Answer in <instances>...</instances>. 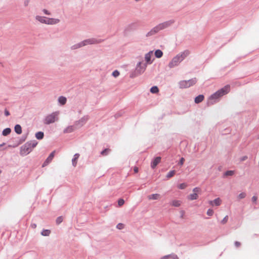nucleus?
<instances>
[{
  "mask_svg": "<svg viewBox=\"0 0 259 259\" xmlns=\"http://www.w3.org/2000/svg\"><path fill=\"white\" fill-rule=\"evenodd\" d=\"M134 172H135V173L138 172V167H135L134 168Z\"/></svg>",
  "mask_w": 259,
  "mask_h": 259,
  "instance_id": "53",
  "label": "nucleus"
},
{
  "mask_svg": "<svg viewBox=\"0 0 259 259\" xmlns=\"http://www.w3.org/2000/svg\"><path fill=\"white\" fill-rule=\"evenodd\" d=\"M171 205L175 207H179L181 205V202L179 200H174L171 202Z\"/></svg>",
  "mask_w": 259,
  "mask_h": 259,
  "instance_id": "31",
  "label": "nucleus"
},
{
  "mask_svg": "<svg viewBox=\"0 0 259 259\" xmlns=\"http://www.w3.org/2000/svg\"><path fill=\"white\" fill-rule=\"evenodd\" d=\"M170 257L172 259H179V257L177 256V255H176L175 254H171Z\"/></svg>",
  "mask_w": 259,
  "mask_h": 259,
  "instance_id": "45",
  "label": "nucleus"
},
{
  "mask_svg": "<svg viewBox=\"0 0 259 259\" xmlns=\"http://www.w3.org/2000/svg\"><path fill=\"white\" fill-rule=\"evenodd\" d=\"M200 191V189L199 188L195 187L193 189V192L194 193H196L197 194V193L199 192Z\"/></svg>",
  "mask_w": 259,
  "mask_h": 259,
  "instance_id": "44",
  "label": "nucleus"
},
{
  "mask_svg": "<svg viewBox=\"0 0 259 259\" xmlns=\"http://www.w3.org/2000/svg\"><path fill=\"white\" fill-rule=\"evenodd\" d=\"M31 226H32V227L33 228H35L36 227V225L35 224H32Z\"/></svg>",
  "mask_w": 259,
  "mask_h": 259,
  "instance_id": "54",
  "label": "nucleus"
},
{
  "mask_svg": "<svg viewBox=\"0 0 259 259\" xmlns=\"http://www.w3.org/2000/svg\"><path fill=\"white\" fill-rule=\"evenodd\" d=\"M234 244H235V246L236 247H239L240 246V245H241V243L239 242H238V241H235Z\"/></svg>",
  "mask_w": 259,
  "mask_h": 259,
  "instance_id": "49",
  "label": "nucleus"
},
{
  "mask_svg": "<svg viewBox=\"0 0 259 259\" xmlns=\"http://www.w3.org/2000/svg\"><path fill=\"white\" fill-rule=\"evenodd\" d=\"M1 172H2V170H0V174H1Z\"/></svg>",
  "mask_w": 259,
  "mask_h": 259,
  "instance_id": "59",
  "label": "nucleus"
},
{
  "mask_svg": "<svg viewBox=\"0 0 259 259\" xmlns=\"http://www.w3.org/2000/svg\"><path fill=\"white\" fill-rule=\"evenodd\" d=\"M124 203V201L122 199H119L118 201V204L119 206H122Z\"/></svg>",
  "mask_w": 259,
  "mask_h": 259,
  "instance_id": "42",
  "label": "nucleus"
},
{
  "mask_svg": "<svg viewBox=\"0 0 259 259\" xmlns=\"http://www.w3.org/2000/svg\"><path fill=\"white\" fill-rule=\"evenodd\" d=\"M63 221V218L62 217H59L56 219V223L60 224Z\"/></svg>",
  "mask_w": 259,
  "mask_h": 259,
  "instance_id": "37",
  "label": "nucleus"
},
{
  "mask_svg": "<svg viewBox=\"0 0 259 259\" xmlns=\"http://www.w3.org/2000/svg\"><path fill=\"white\" fill-rule=\"evenodd\" d=\"M60 20L59 19L56 18H48L47 20V24L48 25H55L58 24L60 22Z\"/></svg>",
  "mask_w": 259,
  "mask_h": 259,
  "instance_id": "14",
  "label": "nucleus"
},
{
  "mask_svg": "<svg viewBox=\"0 0 259 259\" xmlns=\"http://www.w3.org/2000/svg\"><path fill=\"white\" fill-rule=\"evenodd\" d=\"M257 199V197L256 196H253L251 198L252 201L254 203H256Z\"/></svg>",
  "mask_w": 259,
  "mask_h": 259,
  "instance_id": "46",
  "label": "nucleus"
},
{
  "mask_svg": "<svg viewBox=\"0 0 259 259\" xmlns=\"http://www.w3.org/2000/svg\"><path fill=\"white\" fill-rule=\"evenodd\" d=\"M147 64L143 63V62H139L137 63L136 68V71L139 74L143 73L146 69Z\"/></svg>",
  "mask_w": 259,
  "mask_h": 259,
  "instance_id": "7",
  "label": "nucleus"
},
{
  "mask_svg": "<svg viewBox=\"0 0 259 259\" xmlns=\"http://www.w3.org/2000/svg\"><path fill=\"white\" fill-rule=\"evenodd\" d=\"M153 55V51H150L148 53L145 54V59L146 61L147 65L151 64L152 63V61L151 60V56Z\"/></svg>",
  "mask_w": 259,
  "mask_h": 259,
  "instance_id": "12",
  "label": "nucleus"
},
{
  "mask_svg": "<svg viewBox=\"0 0 259 259\" xmlns=\"http://www.w3.org/2000/svg\"><path fill=\"white\" fill-rule=\"evenodd\" d=\"M89 117L88 116H84L81 117L79 120L76 121L74 123L75 127L77 129L82 126L89 120Z\"/></svg>",
  "mask_w": 259,
  "mask_h": 259,
  "instance_id": "8",
  "label": "nucleus"
},
{
  "mask_svg": "<svg viewBox=\"0 0 259 259\" xmlns=\"http://www.w3.org/2000/svg\"><path fill=\"white\" fill-rule=\"evenodd\" d=\"M123 224L121 223H119L116 226V228L119 230L122 229L123 228Z\"/></svg>",
  "mask_w": 259,
  "mask_h": 259,
  "instance_id": "41",
  "label": "nucleus"
},
{
  "mask_svg": "<svg viewBox=\"0 0 259 259\" xmlns=\"http://www.w3.org/2000/svg\"><path fill=\"white\" fill-rule=\"evenodd\" d=\"M42 11L43 13L47 15H51V12L46 9H43Z\"/></svg>",
  "mask_w": 259,
  "mask_h": 259,
  "instance_id": "43",
  "label": "nucleus"
},
{
  "mask_svg": "<svg viewBox=\"0 0 259 259\" xmlns=\"http://www.w3.org/2000/svg\"><path fill=\"white\" fill-rule=\"evenodd\" d=\"M82 47H84L83 46V42H82V41L79 42V43H77V44H74L73 45H72L71 47V49L72 50H76V49H78L79 48H80Z\"/></svg>",
  "mask_w": 259,
  "mask_h": 259,
  "instance_id": "17",
  "label": "nucleus"
},
{
  "mask_svg": "<svg viewBox=\"0 0 259 259\" xmlns=\"http://www.w3.org/2000/svg\"><path fill=\"white\" fill-rule=\"evenodd\" d=\"M29 3V0H25L24 2V4L25 6H27Z\"/></svg>",
  "mask_w": 259,
  "mask_h": 259,
  "instance_id": "50",
  "label": "nucleus"
},
{
  "mask_svg": "<svg viewBox=\"0 0 259 259\" xmlns=\"http://www.w3.org/2000/svg\"><path fill=\"white\" fill-rule=\"evenodd\" d=\"M161 157H157L151 162V166L153 169L154 168L157 164L160 162Z\"/></svg>",
  "mask_w": 259,
  "mask_h": 259,
  "instance_id": "15",
  "label": "nucleus"
},
{
  "mask_svg": "<svg viewBox=\"0 0 259 259\" xmlns=\"http://www.w3.org/2000/svg\"><path fill=\"white\" fill-rule=\"evenodd\" d=\"M175 21L174 20L171 19L168 21H165L163 23H160L158 24L157 26L160 31V30H163L170 27L175 23Z\"/></svg>",
  "mask_w": 259,
  "mask_h": 259,
  "instance_id": "6",
  "label": "nucleus"
},
{
  "mask_svg": "<svg viewBox=\"0 0 259 259\" xmlns=\"http://www.w3.org/2000/svg\"><path fill=\"white\" fill-rule=\"evenodd\" d=\"M139 74L137 73V71L135 70V71L132 72L130 75V76L131 78H134L137 76H138Z\"/></svg>",
  "mask_w": 259,
  "mask_h": 259,
  "instance_id": "35",
  "label": "nucleus"
},
{
  "mask_svg": "<svg viewBox=\"0 0 259 259\" xmlns=\"http://www.w3.org/2000/svg\"><path fill=\"white\" fill-rule=\"evenodd\" d=\"M15 132L17 134H21L22 133V128L20 125L16 124L14 127Z\"/></svg>",
  "mask_w": 259,
  "mask_h": 259,
  "instance_id": "22",
  "label": "nucleus"
},
{
  "mask_svg": "<svg viewBox=\"0 0 259 259\" xmlns=\"http://www.w3.org/2000/svg\"><path fill=\"white\" fill-rule=\"evenodd\" d=\"M159 31L157 26L156 25L153 28H152L149 32L146 34V37H150L153 36L158 33Z\"/></svg>",
  "mask_w": 259,
  "mask_h": 259,
  "instance_id": "11",
  "label": "nucleus"
},
{
  "mask_svg": "<svg viewBox=\"0 0 259 259\" xmlns=\"http://www.w3.org/2000/svg\"><path fill=\"white\" fill-rule=\"evenodd\" d=\"M58 112H54L51 114L47 115L43 120L45 124H50L54 123L55 121L58 120Z\"/></svg>",
  "mask_w": 259,
  "mask_h": 259,
  "instance_id": "4",
  "label": "nucleus"
},
{
  "mask_svg": "<svg viewBox=\"0 0 259 259\" xmlns=\"http://www.w3.org/2000/svg\"><path fill=\"white\" fill-rule=\"evenodd\" d=\"M181 213H182V214H181V217L182 218H183L184 212L183 211H182Z\"/></svg>",
  "mask_w": 259,
  "mask_h": 259,
  "instance_id": "55",
  "label": "nucleus"
},
{
  "mask_svg": "<svg viewBox=\"0 0 259 259\" xmlns=\"http://www.w3.org/2000/svg\"><path fill=\"white\" fill-rule=\"evenodd\" d=\"M120 116V115H119V114H116L115 115V117H116V118H117V117H118V116Z\"/></svg>",
  "mask_w": 259,
  "mask_h": 259,
  "instance_id": "57",
  "label": "nucleus"
},
{
  "mask_svg": "<svg viewBox=\"0 0 259 259\" xmlns=\"http://www.w3.org/2000/svg\"><path fill=\"white\" fill-rule=\"evenodd\" d=\"M5 144V143H3V144L0 145V150H1V147H3Z\"/></svg>",
  "mask_w": 259,
  "mask_h": 259,
  "instance_id": "56",
  "label": "nucleus"
},
{
  "mask_svg": "<svg viewBox=\"0 0 259 259\" xmlns=\"http://www.w3.org/2000/svg\"><path fill=\"white\" fill-rule=\"evenodd\" d=\"M66 101H67L66 98L63 96H60L58 98L59 103L62 105L66 104Z\"/></svg>",
  "mask_w": 259,
  "mask_h": 259,
  "instance_id": "21",
  "label": "nucleus"
},
{
  "mask_svg": "<svg viewBox=\"0 0 259 259\" xmlns=\"http://www.w3.org/2000/svg\"><path fill=\"white\" fill-rule=\"evenodd\" d=\"M119 72L116 70H114L113 72H112V75L115 77H118L119 75Z\"/></svg>",
  "mask_w": 259,
  "mask_h": 259,
  "instance_id": "36",
  "label": "nucleus"
},
{
  "mask_svg": "<svg viewBox=\"0 0 259 259\" xmlns=\"http://www.w3.org/2000/svg\"><path fill=\"white\" fill-rule=\"evenodd\" d=\"M2 112L0 111V114H1Z\"/></svg>",
  "mask_w": 259,
  "mask_h": 259,
  "instance_id": "60",
  "label": "nucleus"
},
{
  "mask_svg": "<svg viewBox=\"0 0 259 259\" xmlns=\"http://www.w3.org/2000/svg\"><path fill=\"white\" fill-rule=\"evenodd\" d=\"M245 196H246V194L245 193L243 192V193H241L240 194H239L238 197L239 199H243V198H245Z\"/></svg>",
  "mask_w": 259,
  "mask_h": 259,
  "instance_id": "39",
  "label": "nucleus"
},
{
  "mask_svg": "<svg viewBox=\"0 0 259 259\" xmlns=\"http://www.w3.org/2000/svg\"><path fill=\"white\" fill-rule=\"evenodd\" d=\"M163 55V52L160 50H156L155 52V56L157 58H160Z\"/></svg>",
  "mask_w": 259,
  "mask_h": 259,
  "instance_id": "26",
  "label": "nucleus"
},
{
  "mask_svg": "<svg viewBox=\"0 0 259 259\" xmlns=\"http://www.w3.org/2000/svg\"><path fill=\"white\" fill-rule=\"evenodd\" d=\"M26 138V136H25V137L23 138V141H24L25 140Z\"/></svg>",
  "mask_w": 259,
  "mask_h": 259,
  "instance_id": "58",
  "label": "nucleus"
},
{
  "mask_svg": "<svg viewBox=\"0 0 259 259\" xmlns=\"http://www.w3.org/2000/svg\"><path fill=\"white\" fill-rule=\"evenodd\" d=\"M204 97L203 95H199L195 98V102L198 104L204 100Z\"/></svg>",
  "mask_w": 259,
  "mask_h": 259,
  "instance_id": "19",
  "label": "nucleus"
},
{
  "mask_svg": "<svg viewBox=\"0 0 259 259\" xmlns=\"http://www.w3.org/2000/svg\"><path fill=\"white\" fill-rule=\"evenodd\" d=\"M48 18L44 16L37 15L35 16V19L39 22L44 24H47V20Z\"/></svg>",
  "mask_w": 259,
  "mask_h": 259,
  "instance_id": "13",
  "label": "nucleus"
},
{
  "mask_svg": "<svg viewBox=\"0 0 259 259\" xmlns=\"http://www.w3.org/2000/svg\"><path fill=\"white\" fill-rule=\"evenodd\" d=\"M247 158V157L246 156H243L242 158H241L240 160L241 161H244Z\"/></svg>",
  "mask_w": 259,
  "mask_h": 259,
  "instance_id": "52",
  "label": "nucleus"
},
{
  "mask_svg": "<svg viewBox=\"0 0 259 259\" xmlns=\"http://www.w3.org/2000/svg\"><path fill=\"white\" fill-rule=\"evenodd\" d=\"M188 198L190 200H196L198 198V195L196 193H193V194H191L188 196Z\"/></svg>",
  "mask_w": 259,
  "mask_h": 259,
  "instance_id": "23",
  "label": "nucleus"
},
{
  "mask_svg": "<svg viewBox=\"0 0 259 259\" xmlns=\"http://www.w3.org/2000/svg\"><path fill=\"white\" fill-rule=\"evenodd\" d=\"M75 129H76V128L75 127L74 125H70V126H67L66 128H65L64 130L63 133L64 134L70 133L73 132Z\"/></svg>",
  "mask_w": 259,
  "mask_h": 259,
  "instance_id": "16",
  "label": "nucleus"
},
{
  "mask_svg": "<svg viewBox=\"0 0 259 259\" xmlns=\"http://www.w3.org/2000/svg\"><path fill=\"white\" fill-rule=\"evenodd\" d=\"M159 196V194H153L148 196V198L149 199L156 200L158 198Z\"/></svg>",
  "mask_w": 259,
  "mask_h": 259,
  "instance_id": "28",
  "label": "nucleus"
},
{
  "mask_svg": "<svg viewBox=\"0 0 259 259\" xmlns=\"http://www.w3.org/2000/svg\"><path fill=\"white\" fill-rule=\"evenodd\" d=\"M190 54L188 50L180 53L174 57L171 61L169 63L168 66L169 68H172L179 65V64L183 61Z\"/></svg>",
  "mask_w": 259,
  "mask_h": 259,
  "instance_id": "1",
  "label": "nucleus"
},
{
  "mask_svg": "<svg viewBox=\"0 0 259 259\" xmlns=\"http://www.w3.org/2000/svg\"><path fill=\"white\" fill-rule=\"evenodd\" d=\"M228 215H226L223 220L222 221H221V223L223 224H226L227 221H228Z\"/></svg>",
  "mask_w": 259,
  "mask_h": 259,
  "instance_id": "40",
  "label": "nucleus"
},
{
  "mask_svg": "<svg viewBox=\"0 0 259 259\" xmlns=\"http://www.w3.org/2000/svg\"><path fill=\"white\" fill-rule=\"evenodd\" d=\"M197 82L196 78H193L188 80H182L179 82L181 89L189 88L195 84Z\"/></svg>",
  "mask_w": 259,
  "mask_h": 259,
  "instance_id": "5",
  "label": "nucleus"
},
{
  "mask_svg": "<svg viewBox=\"0 0 259 259\" xmlns=\"http://www.w3.org/2000/svg\"><path fill=\"white\" fill-rule=\"evenodd\" d=\"M221 199L219 198H217L212 201H210L209 204L211 205H215L216 206H219L221 204Z\"/></svg>",
  "mask_w": 259,
  "mask_h": 259,
  "instance_id": "18",
  "label": "nucleus"
},
{
  "mask_svg": "<svg viewBox=\"0 0 259 259\" xmlns=\"http://www.w3.org/2000/svg\"><path fill=\"white\" fill-rule=\"evenodd\" d=\"M110 151V149H109L108 148H106V149H105L102 151H101V154L103 156H106L109 154Z\"/></svg>",
  "mask_w": 259,
  "mask_h": 259,
  "instance_id": "32",
  "label": "nucleus"
},
{
  "mask_svg": "<svg viewBox=\"0 0 259 259\" xmlns=\"http://www.w3.org/2000/svg\"><path fill=\"white\" fill-rule=\"evenodd\" d=\"M170 256V254L165 255L163 257H162V259H167L168 258H169Z\"/></svg>",
  "mask_w": 259,
  "mask_h": 259,
  "instance_id": "51",
  "label": "nucleus"
},
{
  "mask_svg": "<svg viewBox=\"0 0 259 259\" xmlns=\"http://www.w3.org/2000/svg\"><path fill=\"white\" fill-rule=\"evenodd\" d=\"M150 92L153 94H156L159 92V89L157 87L153 86L150 89Z\"/></svg>",
  "mask_w": 259,
  "mask_h": 259,
  "instance_id": "29",
  "label": "nucleus"
},
{
  "mask_svg": "<svg viewBox=\"0 0 259 259\" xmlns=\"http://www.w3.org/2000/svg\"><path fill=\"white\" fill-rule=\"evenodd\" d=\"M213 214V210L211 209H208L207 211V214L211 216Z\"/></svg>",
  "mask_w": 259,
  "mask_h": 259,
  "instance_id": "38",
  "label": "nucleus"
},
{
  "mask_svg": "<svg viewBox=\"0 0 259 259\" xmlns=\"http://www.w3.org/2000/svg\"><path fill=\"white\" fill-rule=\"evenodd\" d=\"M234 174V170H227L224 173V176H233Z\"/></svg>",
  "mask_w": 259,
  "mask_h": 259,
  "instance_id": "33",
  "label": "nucleus"
},
{
  "mask_svg": "<svg viewBox=\"0 0 259 259\" xmlns=\"http://www.w3.org/2000/svg\"><path fill=\"white\" fill-rule=\"evenodd\" d=\"M50 233H51L50 230H47V229L46 230L44 229L41 232V235L44 236H48L50 235Z\"/></svg>",
  "mask_w": 259,
  "mask_h": 259,
  "instance_id": "27",
  "label": "nucleus"
},
{
  "mask_svg": "<svg viewBox=\"0 0 259 259\" xmlns=\"http://www.w3.org/2000/svg\"><path fill=\"white\" fill-rule=\"evenodd\" d=\"M79 156V154L78 153H76L74 155V157L72 160V165L74 166H76L77 164V160L78 159Z\"/></svg>",
  "mask_w": 259,
  "mask_h": 259,
  "instance_id": "20",
  "label": "nucleus"
},
{
  "mask_svg": "<svg viewBox=\"0 0 259 259\" xmlns=\"http://www.w3.org/2000/svg\"><path fill=\"white\" fill-rule=\"evenodd\" d=\"M4 113H5V116H9L10 114L9 111L8 110H7L6 109L5 110Z\"/></svg>",
  "mask_w": 259,
  "mask_h": 259,
  "instance_id": "48",
  "label": "nucleus"
},
{
  "mask_svg": "<svg viewBox=\"0 0 259 259\" xmlns=\"http://www.w3.org/2000/svg\"><path fill=\"white\" fill-rule=\"evenodd\" d=\"M103 41V39H96L95 38H91L85 39L82 41L83 44L84 46H85L88 45H93V44H98L102 42Z\"/></svg>",
  "mask_w": 259,
  "mask_h": 259,
  "instance_id": "9",
  "label": "nucleus"
},
{
  "mask_svg": "<svg viewBox=\"0 0 259 259\" xmlns=\"http://www.w3.org/2000/svg\"><path fill=\"white\" fill-rule=\"evenodd\" d=\"M175 174H176V171L175 170H170V171H169L167 173V174L166 175V178L167 179H169V178H171L172 177H173Z\"/></svg>",
  "mask_w": 259,
  "mask_h": 259,
  "instance_id": "30",
  "label": "nucleus"
},
{
  "mask_svg": "<svg viewBox=\"0 0 259 259\" xmlns=\"http://www.w3.org/2000/svg\"><path fill=\"white\" fill-rule=\"evenodd\" d=\"M36 140L30 141L26 142L21 147L20 154L26 155L29 154L37 144Z\"/></svg>",
  "mask_w": 259,
  "mask_h": 259,
  "instance_id": "2",
  "label": "nucleus"
},
{
  "mask_svg": "<svg viewBox=\"0 0 259 259\" xmlns=\"http://www.w3.org/2000/svg\"><path fill=\"white\" fill-rule=\"evenodd\" d=\"M11 132V129L9 127H7L6 128H5L2 132V135L4 136H7L9 135Z\"/></svg>",
  "mask_w": 259,
  "mask_h": 259,
  "instance_id": "25",
  "label": "nucleus"
},
{
  "mask_svg": "<svg viewBox=\"0 0 259 259\" xmlns=\"http://www.w3.org/2000/svg\"><path fill=\"white\" fill-rule=\"evenodd\" d=\"M187 187V184L186 183H182L178 186V188L180 189H184Z\"/></svg>",
  "mask_w": 259,
  "mask_h": 259,
  "instance_id": "34",
  "label": "nucleus"
},
{
  "mask_svg": "<svg viewBox=\"0 0 259 259\" xmlns=\"http://www.w3.org/2000/svg\"><path fill=\"white\" fill-rule=\"evenodd\" d=\"M258 138L259 139V136H258Z\"/></svg>",
  "mask_w": 259,
  "mask_h": 259,
  "instance_id": "61",
  "label": "nucleus"
},
{
  "mask_svg": "<svg viewBox=\"0 0 259 259\" xmlns=\"http://www.w3.org/2000/svg\"><path fill=\"white\" fill-rule=\"evenodd\" d=\"M184 161H185V159L183 157H182L180 160V162H179V164L181 165H183Z\"/></svg>",
  "mask_w": 259,
  "mask_h": 259,
  "instance_id": "47",
  "label": "nucleus"
},
{
  "mask_svg": "<svg viewBox=\"0 0 259 259\" xmlns=\"http://www.w3.org/2000/svg\"><path fill=\"white\" fill-rule=\"evenodd\" d=\"M55 152H56L55 151H53L52 152H51L50 153L49 156L48 157V158L46 159V160L42 164V167H45V166H47L52 161V160H53V159L55 156Z\"/></svg>",
  "mask_w": 259,
  "mask_h": 259,
  "instance_id": "10",
  "label": "nucleus"
},
{
  "mask_svg": "<svg viewBox=\"0 0 259 259\" xmlns=\"http://www.w3.org/2000/svg\"><path fill=\"white\" fill-rule=\"evenodd\" d=\"M44 134L42 132H38L35 134V137L38 140H41L44 138Z\"/></svg>",
  "mask_w": 259,
  "mask_h": 259,
  "instance_id": "24",
  "label": "nucleus"
},
{
  "mask_svg": "<svg viewBox=\"0 0 259 259\" xmlns=\"http://www.w3.org/2000/svg\"><path fill=\"white\" fill-rule=\"evenodd\" d=\"M230 91V85H227L224 88L217 91L215 93L213 94L209 97L210 100H216L218 99L224 95L228 94Z\"/></svg>",
  "mask_w": 259,
  "mask_h": 259,
  "instance_id": "3",
  "label": "nucleus"
}]
</instances>
